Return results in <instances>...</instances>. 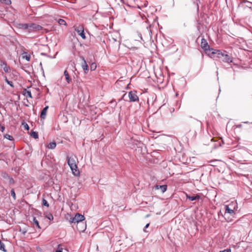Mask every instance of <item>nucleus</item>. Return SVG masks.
<instances>
[{
	"label": "nucleus",
	"instance_id": "nucleus-1",
	"mask_svg": "<svg viewBox=\"0 0 252 252\" xmlns=\"http://www.w3.org/2000/svg\"><path fill=\"white\" fill-rule=\"evenodd\" d=\"M209 56L212 58H217L220 59L223 62L227 63H230L233 61L232 58L224 50L212 49V52L209 53Z\"/></svg>",
	"mask_w": 252,
	"mask_h": 252
},
{
	"label": "nucleus",
	"instance_id": "nucleus-2",
	"mask_svg": "<svg viewBox=\"0 0 252 252\" xmlns=\"http://www.w3.org/2000/svg\"><path fill=\"white\" fill-rule=\"evenodd\" d=\"M85 220V217L81 214L77 213L74 217H71L69 219L70 223H77V229L78 231L83 232L86 228V224L83 221Z\"/></svg>",
	"mask_w": 252,
	"mask_h": 252
},
{
	"label": "nucleus",
	"instance_id": "nucleus-3",
	"mask_svg": "<svg viewBox=\"0 0 252 252\" xmlns=\"http://www.w3.org/2000/svg\"><path fill=\"white\" fill-rule=\"evenodd\" d=\"M225 211L224 214V217L227 221H231L232 219L229 218L228 215L230 214L232 217H234L235 214V211L237 210L238 208L237 203L236 202H232L229 204L225 205Z\"/></svg>",
	"mask_w": 252,
	"mask_h": 252
},
{
	"label": "nucleus",
	"instance_id": "nucleus-4",
	"mask_svg": "<svg viewBox=\"0 0 252 252\" xmlns=\"http://www.w3.org/2000/svg\"><path fill=\"white\" fill-rule=\"evenodd\" d=\"M76 160V158L75 157H67V163L72 170V173L75 176H78L80 173L78 169Z\"/></svg>",
	"mask_w": 252,
	"mask_h": 252
},
{
	"label": "nucleus",
	"instance_id": "nucleus-5",
	"mask_svg": "<svg viewBox=\"0 0 252 252\" xmlns=\"http://www.w3.org/2000/svg\"><path fill=\"white\" fill-rule=\"evenodd\" d=\"M187 122L188 125L191 126L192 130L195 132L196 129L200 127L201 125V122L195 119L190 118Z\"/></svg>",
	"mask_w": 252,
	"mask_h": 252
},
{
	"label": "nucleus",
	"instance_id": "nucleus-6",
	"mask_svg": "<svg viewBox=\"0 0 252 252\" xmlns=\"http://www.w3.org/2000/svg\"><path fill=\"white\" fill-rule=\"evenodd\" d=\"M200 46L202 49H203L205 53L208 55L209 53H210L212 52V49H214L213 48H210L207 40L204 38L201 39Z\"/></svg>",
	"mask_w": 252,
	"mask_h": 252
},
{
	"label": "nucleus",
	"instance_id": "nucleus-7",
	"mask_svg": "<svg viewBox=\"0 0 252 252\" xmlns=\"http://www.w3.org/2000/svg\"><path fill=\"white\" fill-rule=\"evenodd\" d=\"M75 31L77 32V33L81 36V37L83 39H85L86 37L85 36L84 33V26L82 25H79L78 26H76L75 28Z\"/></svg>",
	"mask_w": 252,
	"mask_h": 252
},
{
	"label": "nucleus",
	"instance_id": "nucleus-8",
	"mask_svg": "<svg viewBox=\"0 0 252 252\" xmlns=\"http://www.w3.org/2000/svg\"><path fill=\"white\" fill-rule=\"evenodd\" d=\"M128 96L130 102H135L139 100L138 97L135 92L130 91L128 92Z\"/></svg>",
	"mask_w": 252,
	"mask_h": 252
},
{
	"label": "nucleus",
	"instance_id": "nucleus-9",
	"mask_svg": "<svg viewBox=\"0 0 252 252\" xmlns=\"http://www.w3.org/2000/svg\"><path fill=\"white\" fill-rule=\"evenodd\" d=\"M42 29V27L36 24H31L29 25V30L30 32L39 31Z\"/></svg>",
	"mask_w": 252,
	"mask_h": 252
},
{
	"label": "nucleus",
	"instance_id": "nucleus-10",
	"mask_svg": "<svg viewBox=\"0 0 252 252\" xmlns=\"http://www.w3.org/2000/svg\"><path fill=\"white\" fill-rule=\"evenodd\" d=\"M80 58L82 60V63H81V66L84 70V72L86 73L89 70V67L88 66V64L86 63V60H85V58L83 56H81Z\"/></svg>",
	"mask_w": 252,
	"mask_h": 252
},
{
	"label": "nucleus",
	"instance_id": "nucleus-11",
	"mask_svg": "<svg viewBox=\"0 0 252 252\" xmlns=\"http://www.w3.org/2000/svg\"><path fill=\"white\" fill-rule=\"evenodd\" d=\"M48 108V106H47L42 110L40 114L41 119H44L45 118Z\"/></svg>",
	"mask_w": 252,
	"mask_h": 252
},
{
	"label": "nucleus",
	"instance_id": "nucleus-12",
	"mask_svg": "<svg viewBox=\"0 0 252 252\" xmlns=\"http://www.w3.org/2000/svg\"><path fill=\"white\" fill-rule=\"evenodd\" d=\"M156 189H161V191L162 193L164 192L167 189V186L166 185H162L158 186L156 185L155 187Z\"/></svg>",
	"mask_w": 252,
	"mask_h": 252
},
{
	"label": "nucleus",
	"instance_id": "nucleus-13",
	"mask_svg": "<svg viewBox=\"0 0 252 252\" xmlns=\"http://www.w3.org/2000/svg\"><path fill=\"white\" fill-rule=\"evenodd\" d=\"M0 65L1 67L3 68V70L5 72H8L9 71V67L4 62H1Z\"/></svg>",
	"mask_w": 252,
	"mask_h": 252
},
{
	"label": "nucleus",
	"instance_id": "nucleus-14",
	"mask_svg": "<svg viewBox=\"0 0 252 252\" xmlns=\"http://www.w3.org/2000/svg\"><path fill=\"white\" fill-rule=\"evenodd\" d=\"M18 27L23 30H29V25L28 24H19L18 25Z\"/></svg>",
	"mask_w": 252,
	"mask_h": 252
},
{
	"label": "nucleus",
	"instance_id": "nucleus-15",
	"mask_svg": "<svg viewBox=\"0 0 252 252\" xmlns=\"http://www.w3.org/2000/svg\"><path fill=\"white\" fill-rule=\"evenodd\" d=\"M63 74L65 77L66 81L68 83H69L71 82V79L70 78L69 75L66 70H64Z\"/></svg>",
	"mask_w": 252,
	"mask_h": 252
},
{
	"label": "nucleus",
	"instance_id": "nucleus-16",
	"mask_svg": "<svg viewBox=\"0 0 252 252\" xmlns=\"http://www.w3.org/2000/svg\"><path fill=\"white\" fill-rule=\"evenodd\" d=\"M187 198L190 201H194L195 200L199 199L200 196L198 195H196V196H189L187 194Z\"/></svg>",
	"mask_w": 252,
	"mask_h": 252
},
{
	"label": "nucleus",
	"instance_id": "nucleus-17",
	"mask_svg": "<svg viewBox=\"0 0 252 252\" xmlns=\"http://www.w3.org/2000/svg\"><path fill=\"white\" fill-rule=\"evenodd\" d=\"M24 95L26 96L27 97L32 98V94L31 92L29 91H27L26 89H24Z\"/></svg>",
	"mask_w": 252,
	"mask_h": 252
},
{
	"label": "nucleus",
	"instance_id": "nucleus-18",
	"mask_svg": "<svg viewBox=\"0 0 252 252\" xmlns=\"http://www.w3.org/2000/svg\"><path fill=\"white\" fill-rule=\"evenodd\" d=\"M56 146V143L55 142H50L47 146V147L50 149H54Z\"/></svg>",
	"mask_w": 252,
	"mask_h": 252
},
{
	"label": "nucleus",
	"instance_id": "nucleus-19",
	"mask_svg": "<svg viewBox=\"0 0 252 252\" xmlns=\"http://www.w3.org/2000/svg\"><path fill=\"white\" fill-rule=\"evenodd\" d=\"M23 58L25 59L27 61H29L31 59V56L30 54H28L27 53L24 52L23 54Z\"/></svg>",
	"mask_w": 252,
	"mask_h": 252
},
{
	"label": "nucleus",
	"instance_id": "nucleus-20",
	"mask_svg": "<svg viewBox=\"0 0 252 252\" xmlns=\"http://www.w3.org/2000/svg\"><path fill=\"white\" fill-rule=\"evenodd\" d=\"M0 250L3 251L4 252H6V250L5 249V245H4V243H3L0 241Z\"/></svg>",
	"mask_w": 252,
	"mask_h": 252
},
{
	"label": "nucleus",
	"instance_id": "nucleus-21",
	"mask_svg": "<svg viewBox=\"0 0 252 252\" xmlns=\"http://www.w3.org/2000/svg\"><path fill=\"white\" fill-rule=\"evenodd\" d=\"M31 136L35 139H37L38 137V133L35 131H32Z\"/></svg>",
	"mask_w": 252,
	"mask_h": 252
},
{
	"label": "nucleus",
	"instance_id": "nucleus-22",
	"mask_svg": "<svg viewBox=\"0 0 252 252\" xmlns=\"http://www.w3.org/2000/svg\"><path fill=\"white\" fill-rule=\"evenodd\" d=\"M58 23L60 25H64L65 26L66 25V22L63 19H60L58 20Z\"/></svg>",
	"mask_w": 252,
	"mask_h": 252
},
{
	"label": "nucleus",
	"instance_id": "nucleus-23",
	"mask_svg": "<svg viewBox=\"0 0 252 252\" xmlns=\"http://www.w3.org/2000/svg\"><path fill=\"white\" fill-rule=\"evenodd\" d=\"M4 80H5V82L8 85H9L11 87H12V88L14 87V85H13V82L12 81H11L8 80L6 77H5V79Z\"/></svg>",
	"mask_w": 252,
	"mask_h": 252
},
{
	"label": "nucleus",
	"instance_id": "nucleus-24",
	"mask_svg": "<svg viewBox=\"0 0 252 252\" xmlns=\"http://www.w3.org/2000/svg\"><path fill=\"white\" fill-rule=\"evenodd\" d=\"M33 221L34 224L35 225H36V226L38 228H40L38 221L36 219V218L35 217H33Z\"/></svg>",
	"mask_w": 252,
	"mask_h": 252
},
{
	"label": "nucleus",
	"instance_id": "nucleus-25",
	"mask_svg": "<svg viewBox=\"0 0 252 252\" xmlns=\"http://www.w3.org/2000/svg\"><path fill=\"white\" fill-rule=\"evenodd\" d=\"M1 3H3L6 5H9L11 4V0H2Z\"/></svg>",
	"mask_w": 252,
	"mask_h": 252
},
{
	"label": "nucleus",
	"instance_id": "nucleus-26",
	"mask_svg": "<svg viewBox=\"0 0 252 252\" xmlns=\"http://www.w3.org/2000/svg\"><path fill=\"white\" fill-rule=\"evenodd\" d=\"M42 205L47 207L49 206L48 202L44 198L42 199Z\"/></svg>",
	"mask_w": 252,
	"mask_h": 252
},
{
	"label": "nucleus",
	"instance_id": "nucleus-27",
	"mask_svg": "<svg viewBox=\"0 0 252 252\" xmlns=\"http://www.w3.org/2000/svg\"><path fill=\"white\" fill-rule=\"evenodd\" d=\"M11 196L13 197V199L14 200L16 199V194H15V191H14V189H12L11 190Z\"/></svg>",
	"mask_w": 252,
	"mask_h": 252
},
{
	"label": "nucleus",
	"instance_id": "nucleus-28",
	"mask_svg": "<svg viewBox=\"0 0 252 252\" xmlns=\"http://www.w3.org/2000/svg\"><path fill=\"white\" fill-rule=\"evenodd\" d=\"M4 137L9 140H13V138L12 136L9 135V134H5L4 135Z\"/></svg>",
	"mask_w": 252,
	"mask_h": 252
},
{
	"label": "nucleus",
	"instance_id": "nucleus-29",
	"mask_svg": "<svg viewBox=\"0 0 252 252\" xmlns=\"http://www.w3.org/2000/svg\"><path fill=\"white\" fill-rule=\"evenodd\" d=\"M46 218H47L50 220H53L54 217L53 215L51 214H49L46 216Z\"/></svg>",
	"mask_w": 252,
	"mask_h": 252
},
{
	"label": "nucleus",
	"instance_id": "nucleus-30",
	"mask_svg": "<svg viewBox=\"0 0 252 252\" xmlns=\"http://www.w3.org/2000/svg\"><path fill=\"white\" fill-rule=\"evenodd\" d=\"M19 231L20 232H21V233L23 234V235H25L27 233V230L25 228H23V229L20 228Z\"/></svg>",
	"mask_w": 252,
	"mask_h": 252
},
{
	"label": "nucleus",
	"instance_id": "nucleus-31",
	"mask_svg": "<svg viewBox=\"0 0 252 252\" xmlns=\"http://www.w3.org/2000/svg\"><path fill=\"white\" fill-rule=\"evenodd\" d=\"M8 180H9V182L10 184H13L14 183V181L12 177H8Z\"/></svg>",
	"mask_w": 252,
	"mask_h": 252
},
{
	"label": "nucleus",
	"instance_id": "nucleus-32",
	"mask_svg": "<svg viewBox=\"0 0 252 252\" xmlns=\"http://www.w3.org/2000/svg\"><path fill=\"white\" fill-rule=\"evenodd\" d=\"M96 65L95 63H92L91 65V69L92 70H94L96 68Z\"/></svg>",
	"mask_w": 252,
	"mask_h": 252
},
{
	"label": "nucleus",
	"instance_id": "nucleus-33",
	"mask_svg": "<svg viewBox=\"0 0 252 252\" xmlns=\"http://www.w3.org/2000/svg\"><path fill=\"white\" fill-rule=\"evenodd\" d=\"M23 125L25 129H26V130L29 129V126H28V125L27 123H24L23 124Z\"/></svg>",
	"mask_w": 252,
	"mask_h": 252
},
{
	"label": "nucleus",
	"instance_id": "nucleus-34",
	"mask_svg": "<svg viewBox=\"0 0 252 252\" xmlns=\"http://www.w3.org/2000/svg\"><path fill=\"white\" fill-rule=\"evenodd\" d=\"M2 177L4 179H8V177L10 176L6 173H3L2 175Z\"/></svg>",
	"mask_w": 252,
	"mask_h": 252
},
{
	"label": "nucleus",
	"instance_id": "nucleus-35",
	"mask_svg": "<svg viewBox=\"0 0 252 252\" xmlns=\"http://www.w3.org/2000/svg\"><path fill=\"white\" fill-rule=\"evenodd\" d=\"M220 252H231V250L230 249H227L222 251H220Z\"/></svg>",
	"mask_w": 252,
	"mask_h": 252
},
{
	"label": "nucleus",
	"instance_id": "nucleus-36",
	"mask_svg": "<svg viewBox=\"0 0 252 252\" xmlns=\"http://www.w3.org/2000/svg\"><path fill=\"white\" fill-rule=\"evenodd\" d=\"M198 2H200V0H196V5H197V10L199 9Z\"/></svg>",
	"mask_w": 252,
	"mask_h": 252
},
{
	"label": "nucleus",
	"instance_id": "nucleus-37",
	"mask_svg": "<svg viewBox=\"0 0 252 252\" xmlns=\"http://www.w3.org/2000/svg\"><path fill=\"white\" fill-rule=\"evenodd\" d=\"M149 224H150V223H147V224L145 225V228L144 229V231H146L145 229H146V228H148V227H149Z\"/></svg>",
	"mask_w": 252,
	"mask_h": 252
},
{
	"label": "nucleus",
	"instance_id": "nucleus-38",
	"mask_svg": "<svg viewBox=\"0 0 252 252\" xmlns=\"http://www.w3.org/2000/svg\"><path fill=\"white\" fill-rule=\"evenodd\" d=\"M62 248L59 249L58 248L57 250H56V252H62Z\"/></svg>",
	"mask_w": 252,
	"mask_h": 252
},
{
	"label": "nucleus",
	"instance_id": "nucleus-39",
	"mask_svg": "<svg viewBox=\"0 0 252 252\" xmlns=\"http://www.w3.org/2000/svg\"><path fill=\"white\" fill-rule=\"evenodd\" d=\"M236 126L237 127H241L242 126V125H237Z\"/></svg>",
	"mask_w": 252,
	"mask_h": 252
},
{
	"label": "nucleus",
	"instance_id": "nucleus-40",
	"mask_svg": "<svg viewBox=\"0 0 252 252\" xmlns=\"http://www.w3.org/2000/svg\"><path fill=\"white\" fill-rule=\"evenodd\" d=\"M147 4H148V2L146 1V3H145L144 4V6H145V7L147 6Z\"/></svg>",
	"mask_w": 252,
	"mask_h": 252
},
{
	"label": "nucleus",
	"instance_id": "nucleus-41",
	"mask_svg": "<svg viewBox=\"0 0 252 252\" xmlns=\"http://www.w3.org/2000/svg\"><path fill=\"white\" fill-rule=\"evenodd\" d=\"M4 129V127L2 126L1 127V131H3Z\"/></svg>",
	"mask_w": 252,
	"mask_h": 252
},
{
	"label": "nucleus",
	"instance_id": "nucleus-42",
	"mask_svg": "<svg viewBox=\"0 0 252 252\" xmlns=\"http://www.w3.org/2000/svg\"><path fill=\"white\" fill-rule=\"evenodd\" d=\"M83 225H81L80 226H79L80 228H82Z\"/></svg>",
	"mask_w": 252,
	"mask_h": 252
},
{
	"label": "nucleus",
	"instance_id": "nucleus-43",
	"mask_svg": "<svg viewBox=\"0 0 252 252\" xmlns=\"http://www.w3.org/2000/svg\"><path fill=\"white\" fill-rule=\"evenodd\" d=\"M41 55H45V54H44V53H41Z\"/></svg>",
	"mask_w": 252,
	"mask_h": 252
},
{
	"label": "nucleus",
	"instance_id": "nucleus-44",
	"mask_svg": "<svg viewBox=\"0 0 252 252\" xmlns=\"http://www.w3.org/2000/svg\"><path fill=\"white\" fill-rule=\"evenodd\" d=\"M1 1H2V0H0V2H1Z\"/></svg>",
	"mask_w": 252,
	"mask_h": 252
}]
</instances>
